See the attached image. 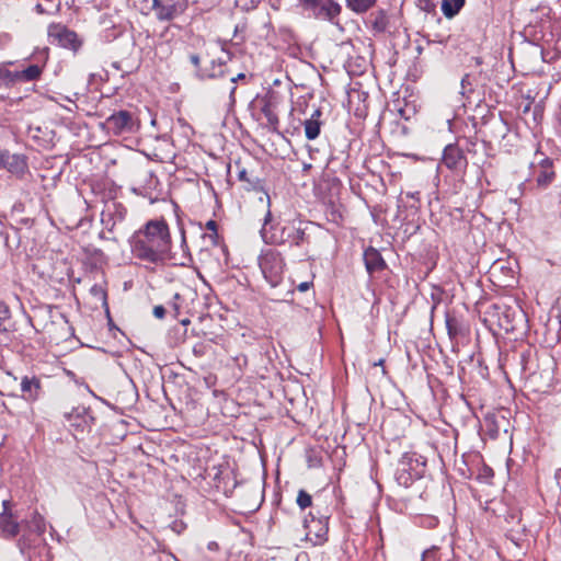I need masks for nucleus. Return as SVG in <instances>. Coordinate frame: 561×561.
Segmentation results:
<instances>
[{
	"label": "nucleus",
	"instance_id": "26",
	"mask_svg": "<svg viewBox=\"0 0 561 561\" xmlns=\"http://www.w3.org/2000/svg\"><path fill=\"white\" fill-rule=\"evenodd\" d=\"M465 5V0H443L442 11L448 19L454 18Z\"/></svg>",
	"mask_w": 561,
	"mask_h": 561
},
{
	"label": "nucleus",
	"instance_id": "15",
	"mask_svg": "<svg viewBox=\"0 0 561 561\" xmlns=\"http://www.w3.org/2000/svg\"><path fill=\"white\" fill-rule=\"evenodd\" d=\"M190 60L191 62L193 64V66L195 67V75L198 79L201 80H204V79H211V78H217V77H220V78H224L226 77L227 75H229L228 72V69L226 68V61L225 60H221L219 59V64L218 66L216 67L215 66V61L211 62V71L207 70V69H203L201 67V58L197 54H192L190 56Z\"/></svg>",
	"mask_w": 561,
	"mask_h": 561
},
{
	"label": "nucleus",
	"instance_id": "44",
	"mask_svg": "<svg viewBox=\"0 0 561 561\" xmlns=\"http://www.w3.org/2000/svg\"><path fill=\"white\" fill-rule=\"evenodd\" d=\"M115 208H116V211H115V216L117 217V219L122 222L123 219H124V211L121 210V208L123 209L122 205H115Z\"/></svg>",
	"mask_w": 561,
	"mask_h": 561
},
{
	"label": "nucleus",
	"instance_id": "43",
	"mask_svg": "<svg viewBox=\"0 0 561 561\" xmlns=\"http://www.w3.org/2000/svg\"><path fill=\"white\" fill-rule=\"evenodd\" d=\"M312 286V282H302L297 286V289L301 293L307 291Z\"/></svg>",
	"mask_w": 561,
	"mask_h": 561
},
{
	"label": "nucleus",
	"instance_id": "51",
	"mask_svg": "<svg viewBox=\"0 0 561 561\" xmlns=\"http://www.w3.org/2000/svg\"><path fill=\"white\" fill-rule=\"evenodd\" d=\"M483 323L486 325V328H489L486 318H483Z\"/></svg>",
	"mask_w": 561,
	"mask_h": 561
},
{
	"label": "nucleus",
	"instance_id": "45",
	"mask_svg": "<svg viewBox=\"0 0 561 561\" xmlns=\"http://www.w3.org/2000/svg\"><path fill=\"white\" fill-rule=\"evenodd\" d=\"M55 327H56V323H54V322H53V323H50L49 325H46V330H47V332L49 333V337H50L51 340H58V339H59V337H57V336H54V335H53V332H54V330H55Z\"/></svg>",
	"mask_w": 561,
	"mask_h": 561
},
{
	"label": "nucleus",
	"instance_id": "41",
	"mask_svg": "<svg viewBox=\"0 0 561 561\" xmlns=\"http://www.w3.org/2000/svg\"><path fill=\"white\" fill-rule=\"evenodd\" d=\"M205 228H206L209 232L218 231V225H217V222H216L215 220H213V219H211V220H208V221L206 222Z\"/></svg>",
	"mask_w": 561,
	"mask_h": 561
},
{
	"label": "nucleus",
	"instance_id": "19",
	"mask_svg": "<svg viewBox=\"0 0 561 561\" xmlns=\"http://www.w3.org/2000/svg\"><path fill=\"white\" fill-rule=\"evenodd\" d=\"M42 389L41 380L37 377L24 376L21 381V390L26 400L35 401Z\"/></svg>",
	"mask_w": 561,
	"mask_h": 561
},
{
	"label": "nucleus",
	"instance_id": "36",
	"mask_svg": "<svg viewBox=\"0 0 561 561\" xmlns=\"http://www.w3.org/2000/svg\"><path fill=\"white\" fill-rule=\"evenodd\" d=\"M203 238L208 242V244L213 247H217L220 244V236L218 231L204 233Z\"/></svg>",
	"mask_w": 561,
	"mask_h": 561
},
{
	"label": "nucleus",
	"instance_id": "24",
	"mask_svg": "<svg viewBox=\"0 0 561 561\" xmlns=\"http://www.w3.org/2000/svg\"><path fill=\"white\" fill-rule=\"evenodd\" d=\"M371 28L375 33H385L389 26V18L385 10H378L370 14Z\"/></svg>",
	"mask_w": 561,
	"mask_h": 561
},
{
	"label": "nucleus",
	"instance_id": "28",
	"mask_svg": "<svg viewBox=\"0 0 561 561\" xmlns=\"http://www.w3.org/2000/svg\"><path fill=\"white\" fill-rule=\"evenodd\" d=\"M473 156L477 157L474 163L482 165L488 162L489 153H488V142L485 140L476 141L473 144Z\"/></svg>",
	"mask_w": 561,
	"mask_h": 561
},
{
	"label": "nucleus",
	"instance_id": "20",
	"mask_svg": "<svg viewBox=\"0 0 561 561\" xmlns=\"http://www.w3.org/2000/svg\"><path fill=\"white\" fill-rule=\"evenodd\" d=\"M446 329L450 339H456L458 336H465L468 332V327L466 323L458 319L454 313H446Z\"/></svg>",
	"mask_w": 561,
	"mask_h": 561
},
{
	"label": "nucleus",
	"instance_id": "1",
	"mask_svg": "<svg viewBox=\"0 0 561 561\" xmlns=\"http://www.w3.org/2000/svg\"><path fill=\"white\" fill-rule=\"evenodd\" d=\"M129 243L136 259L150 264L164 262L172 247L167 221L163 218L147 221L131 236Z\"/></svg>",
	"mask_w": 561,
	"mask_h": 561
},
{
	"label": "nucleus",
	"instance_id": "21",
	"mask_svg": "<svg viewBox=\"0 0 561 561\" xmlns=\"http://www.w3.org/2000/svg\"><path fill=\"white\" fill-rule=\"evenodd\" d=\"M321 115H322L321 110L317 108L313 111L311 116L305 121L304 126H305V135H306L307 139L313 140L320 135L321 125H322V123L320 121Z\"/></svg>",
	"mask_w": 561,
	"mask_h": 561
},
{
	"label": "nucleus",
	"instance_id": "50",
	"mask_svg": "<svg viewBox=\"0 0 561 561\" xmlns=\"http://www.w3.org/2000/svg\"><path fill=\"white\" fill-rule=\"evenodd\" d=\"M500 124H501V128H500V129H501V130H503L504 123H503V119H502V118L500 119Z\"/></svg>",
	"mask_w": 561,
	"mask_h": 561
},
{
	"label": "nucleus",
	"instance_id": "55",
	"mask_svg": "<svg viewBox=\"0 0 561 561\" xmlns=\"http://www.w3.org/2000/svg\"><path fill=\"white\" fill-rule=\"evenodd\" d=\"M508 300L513 304H515V300L512 297H508Z\"/></svg>",
	"mask_w": 561,
	"mask_h": 561
},
{
	"label": "nucleus",
	"instance_id": "11",
	"mask_svg": "<svg viewBox=\"0 0 561 561\" xmlns=\"http://www.w3.org/2000/svg\"><path fill=\"white\" fill-rule=\"evenodd\" d=\"M0 169L22 179L28 171L27 157L23 153H11L8 149H0Z\"/></svg>",
	"mask_w": 561,
	"mask_h": 561
},
{
	"label": "nucleus",
	"instance_id": "25",
	"mask_svg": "<svg viewBox=\"0 0 561 561\" xmlns=\"http://www.w3.org/2000/svg\"><path fill=\"white\" fill-rule=\"evenodd\" d=\"M238 180L247 183V190L260 191L263 188L262 181L259 178H252L244 168L239 170Z\"/></svg>",
	"mask_w": 561,
	"mask_h": 561
},
{
	"label": "nucleus",
	"instance_id": "22",
	"mask_svg": "<svg viewBox=\"0 0 561 561\" xmlns=\"http://www.w3.org/2000/svg\"><path fill=\"white\" fill-rule=\"evenodd\" d=\"M262 103L263 104L261 107V112L267 121L266 126L270 128V130L277 131L278 125H279V119H278V116L275 111V104L273 103V101L271 99H265V100H263Z\"/></svg>",
	"mask_w": 561,
	"mask_h": 561
},
{
	"label": "nucleus",
	"instance_id": "2",
	"mask_svg": "<svg viewBox=\"0 0 561 561\" xmlns=\"http://www.w3.org/2000/svg\"><path fill=\"white\" fill-rule=\"evenodd\" d=\"M272 213L267 209L264 216V224L261 229V236L270 244H289L290 247L301 248L311 243L312 230L317 227L312 222L289 221L280 227L271 225Z\"/></svg>",
	"mask_w": 561,
	"mask_h": 561
},
{
	"label": "nucleus",
	"instance_id": "54",
	"mask_svg": "<svg viewBox=\"0 0 561 561\" xmlns=\"http://www.w3.org/2000/svg\"><path fill=\"white\" fill-rule=\"evenodd\" d=\"M310 168H311V165H310V164H305V168H304V169H305V170H308V169H310Z\"/></svg>",
	"mask_w": 561,
	"mask_h": 561
},
{
	"label": "nucleus",
	"instance_id": "14",
	"mask_svg": "<svg viewBox=\"0 0 561 561\" xmlns=\"http://www.w3.org/2000/svg\"><path fill=\"white\" fill-rule=\"evenodd\" d=\"M490 478H491V469L484 465L483 469L477 474L474 482L476 484L471 486V491L473 496L477 499V501L480 503L481 508L484 513L488 512L489 508V500L485 499L482 500L483 494H488V488L490 484Z\"/></svg>",
	"mask_w": 561,
	"mask_h": 561
},
{
	"label": "nucleus",
	"instance_id": "9",
	"mask_svg": "<svg viewBox=\"0 0 561 561\" xmlns=\"http://www.w3.org/2000/svg\"><path fill=\"white\" fill-rule=\"evenodd\" d=\"M187 9V0H152V10L157 20L172 21Z\"/></svg>",
	"mask_w": 561,
	"mask_h": 561
},
{
	"label": "nucleus",
	"instance_id": "34",
	"mask_svg": "<svg viewBox=\"0 0 561 561\" xmlns=\"http://www.w3.org/2000/svg\"><path fill=\"white\" fill-rule=\"evenodd\" d=\"M397 480L400 484L409 486L412 483L413 478L408 472V470L405 468H403V469L397 471Z\"/></svg>",
	"mask_w": 561,
	"mask_h": 561
},
{
	"label": "nucleus",
	"instance_id": "29",
	"mask_svg": "<svg viewBox=\"0 0 561 561\" xmlns=\"http://www.w3.org/2000/svg\"><path fill=\"white\" fill-rule=\"evenodd\" d=\"M489 105L485 102H478L473 110V118L481 119L482 125H486L489 123Z\"/></svg>",
	"mask_w": 561,
	"mask_h": 561
},
{
	"label": "nucleus",
	"instance_id": "3",
	"mask_svg": "<svg viewBox=\"0 0 561 561\" xmlns=\"http://www.w3.org/2000/svg\"><path fill=\"white\" fill-rule=\"evenodd\" d=\"M553 159L537 150L529 163V180H534L538 190H547L556 180Z\"/></svg>",
	"mask_w": 561,
	"mask_h": 561
},
{
	"label": "nucleus",
	"instance_id": "18",
	"mask_svg": "<svg viewBox=\"0 0 561 561\" xmlns=\"http://www.w3.org/2000/svg\"><path fill=\"white\" fill-rule=\"evenodd\" d=\"M364 262L365 267L370 275L376 272H380L386 267V262L380 252L373 247H369L364 251Z\"/></svg>",
	"mask_w": 561,
	"mask_h": 561
},
{
	"label": "nucleus",
	"instance_id": "32",
	"mask_svg": "<svg viewBox=\"0 0 561 561\" xmlns=\"http://www.w3.org/2000/svg\"><path fill=\"white\" fill-rule=\"evenodd\" d=\"M9 318H10L9 307L3 301H0V333L7 331V328L4 327V322L7 320H9Z\"/></svg>",
	"mask_w": 561,
	"mask_h": 561
},
{
	"label": "nucleus",
	"instance_id": "53",
	"mask_svg": "<svg viewBox=\"0 0 561 561\" xmlns=\"http://www.w3.org/2000/svg\"><path fill=\"white\" fill-rule=\"evenodd\" d=\"M36 8H37V10H38L39 12H42V5H41V4H37V5H36Z\"/></svg>",
	"mask_w": 561,
	"mask_h": 561
},
{
	"label": "nucleus",
	"instance_id": "8",
	"mask_svg": "<svg viewBox=\"0 0 561 561\" xmlns=\"http://www.w3.org/2000/svg\"><path fill=\"white\" fill-rule=\"evenodd\" d=\"M103 126L108 133L119 136L135 131L138 124L133 113L126 110H121L108 116Z\"/></svg>",
	"mask_w": 561,
	"mask_h": 561
},
{
	"label": "nucleus",
	"instance_id": "33",
	"mask_svg": "<svg viewBox=\"0 0 561 561\" xmlns=\"http://www.w3.org/2000/svg\"><path fill=\"white\" fill-rule=\"evenodd\" d=\"M102 224L108 232H113L116 226V219L112 213L102 214Z\"/></svg>",
	"mask_w": 561,
	"mask_h": 561
},
{
	"label": "nucleus",
	"instance_id": "48",
	"mask_svg": "<svg viewBox=\"0 0 561 561\" xmlns=\"http://www.w3.org/2000/svg\"><path fill=\"white\" fill-rule=\"evenodd\" d=\"M216 380V377L213 376V375H209L208 377L205 378V381L208 386L213 385Z\"/></svg>",
	"mask_w": 561,
	"mask_h": 561
},
{
	"label": "nucleus",
	"instance_id": "37",
	"mask_svg": "<svg viewBox=\"0 0 561 561\" xmlns=\"http://www.w3.org/2000/svg\"><path fill=\"white\" fill-rule=\"evenodd\" d=\"M180 231H181V248L183 251V255H185L187 257V260L191 261L192 257H191V254L188 251V244L186 242L185 230L183 227H181Z\"/></svg>",
	"mask_w": 561,
	"mask_h": 561
},
{
	"label": "nucleus",
	"instance_id": "40",
	"mask_svg": "<svg viewBox=\"0 0 561 561\" xmlns=\"http://www.w3.org/2000/svg\"><path fill=\"white\" fill-rule=\"evenodd\" d=\"M153 316L158 319H163L165 316V308L161 305L153 308Z\"/></svg>",
	"mask_w": 561,
	"mask_h": 561
},
{
	"label": "nucleus",
	"instance_id": "52",
	"mask_svg": "<svg viewBox=\"0 0 561 561\" xmlns=\"http://www.w3.org/2000/svg\"><path fill=\"white\" fill-rule=\"evenodd\" d=\"M415 194H416V193H409V194H408V196H410V197H412V198H413V197H415Z\"/></svg>",
	"mask_w": 561,
	"mask_h": 561
},
{
	"label": "nucleus",
	"instance_id": "13",
	"mask_svg": "<svg viewBox=\"0 0 561 561\" xmlns=\"http://www.w3.org/2000/svg\"><path fill=\"white\" fill-rule=\"evenodd\" d=\"M468 161L463 150L458 144H449L445 147L442 158V165L460 173L467 168Z\"/></svg>",
	"mask_w": 561,
	"mask_h": 561
},
{
	"label": "nucleus",
	"instance_id": "49",
	"mask_svg": "<svg viewBox=\"0 0 561 561\" xmlns=\"http://www.w3.org/2000/svg\"><path fill=\"white\" fill-rule=\"evenodd\" d=\"M61 329H62L64 331H66V330L68 329V328H67V322H66V321H64V322H62V327H61Z\"/></svg>",
	"mask_w": 561,
	"mask_h": 561
},
{
	"label": "nucleus",
	"instance_id": "10",
	"mask_svg": "<svg viewBox=\"0 0 561 561\" xmlns=\"http://www.w3.org/2000/svg\"><path fill=\"white\" fill-rule=\"evenodd\" d=\"M48 36L62 48L70 49L73 53H77L82 46V41L78 34L62 24H50Z\"/></svg>",
	"mask_w": 561,
	"mask_h": 561
},
{
	"label": "nucleus",
	"instance_id": "47",
	"mask_svg": "<svg viewBox=\"0 0 561 561\" xmlns=\"http://www.w3.org/2000/svg\"><path fill=\"white\" fill-rule=\"evenodd\" d=\"M554 478L557 480L558 485L561 488V468L557 470Z\"/></svg>",
	"mask_w": 561,
	"mask_h": 561
},
{
	"label": "nucleus",
	"instance_id": "46",
	"mask_svg": "<svg viewBox=\"0 0 561 561\" xmlns=\"http://www.w3.org/2000/svg\"><path fill=\"white\" fill-rule=\"evenodd\" d=\"M385 359L383 358H380L378 359L377 362H374L373 363V366H381L382 367V374L385 375L386 374V369H385Z\"/></svg>",
	"mask_w": 561,
	"mask_h": 561
},
{
	"label": "nucleus",
	"instance_id": "17",
	"mask_svg": "<svg viewBox=\"0 0 561 561\" xmlns=\"http://www.w3.org/2000/svg\"><path fill=\"white\" fill-rule=\"evenodd\" d=\"M20 531L19 523L13 518L10 512L9 502H3V512L0 513V537L11 539Z\"/></svg>",
	"mask_w": 561,
	"mask_h": 561
},
{
	"label": "nucleus",
	"instance_id": "56",
	"mask_svg": "<svg viewBox=\"0 0 561 561\" xmlns=\"http://www.w3.org/2000/svg\"><path fill=\"white\" fill-rule=\"evenodd\" d=\"M187 322H188V320H183L182 324H186Z\"/></svg>",
	"mask_w": 561,
	"mask_h": 561
},
{
	"label": "nucleus",
	"instance_id": "23",
	"mask_svg": "<svg viewBox=\"0 0 561 561\" xmlns=\"http://www.w3.org/2000/svg\"><path fill=\"white\" fill-rule=\"evenodd\" d=\"M44 66L30 65L23 70L15 71L16 82H30L38 80L43 73Z\"/></svg>",
	"mask_w": 561,
	"mask_h": 561
},
{
	"label": "nucleus",
	"instance_id": "12",
	"mask_svg": "<svg viewBox=\"0 0 561 561\" xmlns=\"http://www.w3.org/2000/svg\"><path fill=\"white\" fill-rule=\"evenodd\" d=\"M516 284L513 267L502 259L493 260V287L513 288Z\"/></svg>",
	"mask_w": 561,
	"mask_h": 561
},
{
	"label": "nucleus",
	"instance_id": "5",
	"mask_svg": "<svg viewBox=\"0 0 561 561\" xmlns=\"http://www.w3.org/2000/svg\"><path fill=\"white\" fill-rule=\"evenodd\" d=\"M524 317L517 306L493 302V319L496 318L499 328L506 333L516 331Z\"/></svg>",
	"mask_w": 561,
	"mask_h": 561
},
{
	"label": "nucleus",
	"instance_id": "6",
	"mask_svg": "<svg viewBox=\"0 0 561 561\" xmlns=\"http://www.w3.org/2000/svg\"><path fill=\"white\" fill-rule=\"evenodd\" d=\"M304 527L306 529L304 540L311 542L312 546H321L328 540V516L316 517L312 513H310L309 518L306 517L304 520Z\"/></svg>",
	"mask_w": 561,
	"mask_h": 561
},
{
	"label": "nucleus",
	"instance_id": "42",
	"mask_svg": "<svg viewBox=\"0 0 561 561\" xmlns=\"http://www.w3.org/2000/svg\"><path fill=\"white\" fill-rule=\"evenodd\" d=\"M419 2L420 7L427 12H430L433 9V4L430 2V0H419Z\"/></svg>",
	"mask_w": 561,
	"mask_h": 561
},
{
	"label": "nucleus",
	"instance_id": "38",
	"mask_svg": "<svg viewBox=\"0 0 561 561\" xmlns=\"http://www.w3.org/2000/svg\"><path fill=\"white\" fill-rule=\"evenodd\" d=\"M245 78V75L244 73H238L237 76H230L229 77V83H228V91L229 93L232 95L236 91V87H234V83L240 80V79H244Z\"/></svg>",
	"mask_w": 561,
	"mask_h": 561
},
{
	"label": "nucleus",
	"instance_id": "16",
	"mask_svg": "<svg viewBox=\"0 0 561 561\" xmlns=\"http://www.w3.org/2000/svg\"><path fill=\"white\" fill-rule=\"evenodd\" d=\"M71 426L80 427L82 431L94 423V416L89 408L76 407L70 412L64 414Z\"/></svg>",
	"mask_w": 561,
	"mask_h": 561
},
{
	"label": "nucleus",
	"instance_id": "7",
	"mask_svg": "<svg viewBox=\"0 0 561 561\" xmlns=\"http://www.w3.org/2000/svg\"><path fill=\"white\" fill-rule=\"evenodd\" d=\"M305 11L316 19L332 22L341 13V5L334 0H299Z\"/></svg>",
	"mask_w": 561,
	"mask_h": 561
},
{
	"label": "nucleus",
	"instance_id": "39",
	"mask_svg": "<svg viewBox=\"0 0 561 561\" xmlns=\"http://www.w3.org/2000/svg\"><path fill=\"white\" fill-rule=\"evenodd\" d=\"M507 356H508L507 354L503 355V353L500 351L497 362H499V369L501 370L503 378L508 381L507 374L504 370V365H505V360H506Z\"/></svg>",
	"mask_w": 561,
	"mask_h": 561
},
{
	"label": "nucleus",
	"instance_id": "31",
	"mask_svg": "<svg viewBox=\"0 0 561 561\" xmlns=\"http://www.w3.org/2000/svg\"><path fill=\"white\" fill-rule=\"evenodd\" d=\"M16 82L15 71L0 68V87H10Z\"/></svg>",
	"mask_w": 561,
	"mask_h": 561
},
{
	"label": "nucleus",
	"instance_id": "30",
	"mask_svg": "<svg viewBox=\"0 0 561 561\" xmlns=\"http://www.w3.org/2000/svg\"><path fill=\"white\" fill-rule=\"evenodd\" d=\"M296 503L301 510H306L312 505V496L301 489L298 491Z\"/></svg>",
	"mask_w": 561,
	"mask_h": 561
},
{
	"label": "nucleus",
	"instance_id": "4",
	"mask_svg": "<svg viewBox=\"0 0 561 561\" xmlns=\"http://www.w3.org/2000/svg\"><path fill=\"white\" fill-rule=\"evenodd\" d=\"M259 266L264 278L272 287H276L282 282L286 264L279 251L275 249L263 250L259 256Z\"/></svg>",
	"mask_w": 561,
	"mask_h": 561
},
{
	"label": "nucleus",
	"instance_id": "27",
	"mask_svg": "<svg viewBox=\"0 0 561 561\" xmlns=\"http://www.w3.org/2000/svg\"><path fill=\"white\" fill-rule=\"evenodd\" d=\"M376 4V0H346V7L357 14L366 13Z\"/></svg>",
	"mask_w": 561,
	"mask_h": 561
},
{
	"label": "nucleus",
	"instance_id": "35",
	"mask_svg": "<svg viewBox=\"0 0 561 561\" xmlns=\"http://www.w3.org/2000/svg\"><path fill=\"white\" fill-rule=\"evenodd\" d=\"M90 291L94 297L101 299L104 304H106L107 294L106 290L101 285H93Z\"/></svg>",
	"mask_w": 561,
	"mask_h": 561
}]
</instances>
